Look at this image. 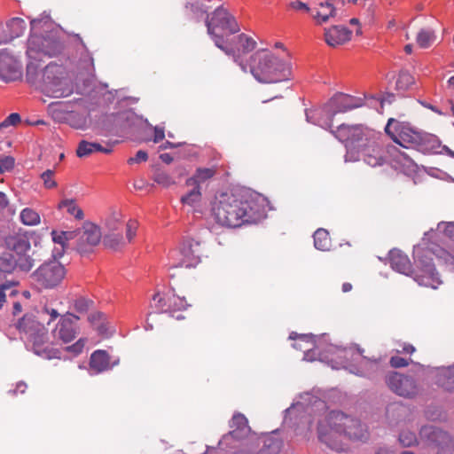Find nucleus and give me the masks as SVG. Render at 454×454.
I'll return each mask as SVG.
<instances>
[{
	"label": "nucleus",
	"instance_id": "obj_1",
	"mask_svg": "<svg viewBox=\"0 0 454 454\" xmlns=\"http://www.w3.org/2000/svg\"><path fill=\"white\" fill-rule=\"evenodd\" d=\"M212 214L219 224L236 228L255 223L260 218V206L248 192H225L215 197Z\"/></svg>",
	"mask_w": 454,
	"mask_h": 454
},
{
	"label": "nucleus",
	"instance_id": "obj_2",
	"mask_svg": "<svg viewBox=\"0 0 454 454\" xmlns=\"http://www.w3.org/2000/svg\"><path fill=\"white\" fill-rule=\"evenodd\" d=\"M415 269L412 270L409 257L400 250L389 253L390 266L395 271L411 275L419 285L436 289L442 281L433 263V257L427 247L418 246L413 251Z\"/></svg>",
	"mask_w": 454,
	"mask_h": 454
},
{
	"label": "nucleus",
	"instance_id": "obj_3",
	"mask_svg": "<svg viewBox=\"0 0 454 454\" xmlns=\"http://www.w3.org/2000/svg\"><path fill=\"white\" fill-rule=\"evenodd\" d=\"M317 432L319 440L336 450L341 449L340 442L344 438H367V429L359 420L336 411H330L319 421Z\"/></svg>",
	"mask_w": 454,
	"mask_h": 454
},
{
	"label": "nucleus",
	"instance_id": "obj_4",
	"mask_svg": "<svg viewBox=\"0 0 454 454\" xmlns=\"http://www.w3.org/2000/svg\"><path fill=\"white\" fill-rule=\"evenodd\" d=\"M247 67L260 82H279L291 78L292 58L288 51L275 53L272 50L262 49L251 56Z\"/></svg>",
	"mask_w": 454,
	"mask_h": 454
},
{
	"label": "nucleus",
	"instance_id": "obj_5",
	"mask_svg": "<svg viewBox=\"0 0 454 454\" xmlns=\"http://www.w3.org/2000/svg\"><path fill=\"white\" fill-rule=\"evenodd\" d=\"M389 154L393 160L400 165L410 168L413 165V160L403 152H401L395 146H390L386 151L380 143V135L379 134L369 141L367 145L359 151L348 150L345 155L346 161H357L362 160L370 167L375 168L384 165Z\"/></svg>",
	"mask_w": 454,
	"mask_h": 454
},
{
	"label": "nucleus",
	"instance_id": "obj_6",
	"mask_svg": "<svg viewBox=\"0 0 454 454\" xmlns=\"http://www.w3.org/2000/svg\"><path fill=\"white\" fill-rule=\"evenodd\" d=\"M423 245L454 271V222H441L424 234Z\"/></svg>",
	"mask_w": 454,
	"mask_h": 454
},
{
	"label": "nucleus",
	"instance_id": "obj_7",
	"mask_svg": "<svg viewBox=\"0 0 454 454\" xmlns=\"http://www.w3.org/2000/svg\"><path fill=\"white\" fill-rule=\"evenodd\" d=\"M360 101L349 95L334 96L324 106L308 110L306 112L307 121L325 129H330L336 114L345 113L361 106Z\"/></svg>",
	"mask_w": 454,
	"mask_h": 454
},
{
	"label": "nucleus",
	"instance_id": "obj_8",
	"mask_svg": "<svg viewBox=\"0 0 454 454\" xmlns=\"http://www.w3.org/2000/svg\"><path fill=\"white\" fill-rule=\"evenodd\" d=\"M399 442L403 447H410L417 442L433 450L437 448V454H446L445 452L453 454L454 452V450L450 447V435L432 426L423 427L419 431V439L414 432L408 428L403 429L399 434Z\"/></svg>",
	"mask_w": 454,
	"mask_h": 454
},
{
	"label": "nucleus",
	"instance_id": "obj_9",
	"mask_svg": "<svg viewBox=\"0 0 454 454\" xmlns=\"http://www.w3.org/2000/svg\"><path fill=\"white\" fill-rule=\"evenodd\" d=\"M333 352L337 358L340 359V362H336V364H332L331 366L334 369L340 367L349 368L350 372L359 376H370L372 372L378 370L380 367L379 363L376 360H371L363 356L361 350L352 348H333Z\"/></svg>",
	"mask_w": 454,
	"mask_h": 454
},
{
	"label": "nucleus",
	"instance_id": "obj_10",
	"mask_svg": "<svg viewBox=\"0 0 454 454\" xmlns=\"http://www.w3.org/2000/svg\"><path fill=\"white\" fill-rule=\"evenodd\" d=\"M207 27L208 34L218 48L223 47L225 37L239 31L235 18L223 6L215 9L211 19L207 21Z\"/></svg>",
	"mask_w": 454,
	"mask_h": 454
},
{
	"label": "nucleus",
	"instance_id": "obj_11",
	"mask_svg": "<svg viewBox=\"0 0 454 454\" xmlns=\"http://www.w3.org/2000/svg\"><path fill=\"white\" fill-rule=\"evenodd\" d=\"M333 136L343 143L348 150L359 151L379 135L375 130L362 124H341L335 130H331Z\"/></svg>",
	"mask_w": 454,
	"mask_h": 454
},
{
	"label": "nucleus",
	"instance_id": "obj_12",
	"mask_svg": "<svg viewBox=\"0 0 454 454\" xmlns=\"http://www.w3.org/2000/svg\"><path fill=\"white\" fill-rule=\"evenodd\" d=\"M47 262L42 264L34 273L30 276L32 281L30 285L34 288L41 291L43 289H51L57 286L63 280L66 275L64 266L56 261Z\"/></svg>",
	"mask_w": 454,
	"mask_h": 454
},
{
	"label": "nucleus",
	"instance_id": "obj_13",
	"mask_svg": "<svg viewBox=\"0 0 454 454\" xmlns=\"http://www.w3.org/2000/svg\"><path fill=\"white\" fill-rule=\"evenodd\" d=\"M386 134L396 144L404 148H415L421 141L420 131L409 122L389 118L385 127Z\"/></svg>",
	"mask_w": 454,
	"mask_h": 454
},
{
	"label": "nucleus",
	"instance_id": "obj_14",
	"mask_svg": "<svg viewBox=\"0 0 454 454\" xmlns=\"http://www.w3.org/2000/svg\"><path fill=\"white\" fill-rule=\"evenodd\" d=\"M48 331L43 324L30 320V341L33 342L34 353L46 359L59 358V350L51 347L46 341Z\"/></svg>",
	"mask_w": 454,
	"mask_h": 454
},
{
	"label": "nucleus",
	"instance_id": "obj_15",
	"mask_svg": "<svg viewBox=\"0 0 454 454\" xmlns=\"http://www.w3.org/2000/svg\"><path fill=\"white\" fill-rule=\"evenodd\" d=\"M256 41L247 34H239L234 36L231 41L226 40L223 47H220L228 55H232L234 61L237 62L244 72H247V65L240 60L242 55H245L256 47Z\"/></svg>",
	"mask_w": 454,
	"mask_h": 454
},
{
	"label": "nucleus",
	"instance_id": "obj_16",
	"mask_svg": "<svg viewBox=\"0 0 454 454\" xmlns=\"http://www.w3.org/2000/svg\"><path fill=\"white\" fill-rule=\"evenodd\" d=\"M200 242L192 238H185L180 244L178 250L172 252V256L180 254L176 266L191 268L200 262Z\"/></svg>",
	"mask_w": 454,
	"mask_h": 454
},
{
	"label": "nucleus",
	"instance_id": "obj_17",
	"mask_svg": "<svg viewBox=\"0 0 454 454\" xmlns=\"http://www.w3.org/2000/svg\"><path fill=\"white\" fill-rule=\"evenodd\" d=\"M122 223V215L119 211H114L109 215L105 220V226L109 233L106 234L103 238L104 245L107 247L117 249L123 244V238L118 231Z\"/></svg>",
	"mask_w": 454,
	"mask_h": 454
},
{
	"label": "nucleus",
	"instance_id": "obj_18",
	"mask_svg": "<svg viewBox=\"0 0 454 454\" xmlns=\"http://www.w3.org/2000/svg\"><path fill=\"white\" fill-rule=\"evenodd\" d=\"M78 320L79 317L74 314L62 316L53 331L54 337L65 343L72 341L79 332Z\"/></svg>",
	"mask_w": 454,
	"mask_h": 454
},
{
	"label": "nucleus",
	"instance_id": "obj_19",
	"mask_svg": "<svg viewBox=\"0 0 454 454\" xmlns=\"http://www.w3.org/2000/svg\"><path fill=\"white\" fill-rule=\"evenodd\" d=\"M21 66L6 50L0 51V80L12 82L21 77Z\"/></svg>",
	"mask_w": 454,
	"mask_h": 454
},
{
	"label": "nucleus",
	"instance_id": "obj_20",
	"mask_svg": "<svg viewBox=\"0 0 454 454\" xmlns=\"http://www.w3.org/2000/svg\"><path fill=\"white\" fill-rule=\"evenodd\" d=\"M386 382L393 392L401 396L411 397L417 393L414 380L398 372L390 373L387 377Z\"/></svg>",
	"mask_w": 454,
	"mask_h": 454
},
{
	"label": "nucleus",
	"instance_id": "obj_21",
	"mask_svg": "<svg viewBox=\"0 0 454 454\" xmlns=\"http://www.w3.org/2000/svg\"><path fill=\"white\" fill-rule=\"evenodd\" d=\"M5 242L8 248L18 255L17 261L27 262L28 237L27 231L9 236Z\"/></svg>",
	"mask_w": 454,
	"mask_h": 454
},
{
	"label": "nucleus",
	"instance_id": "obj_22",
	"mask_svg": "<svg viewBox=\"0 0 454 454\" xmlns=\"http://www.w3.org/2000/svg\"><path fill=\"white\" fill-rule=\"evenodd\" d=\"M119 363L118 359L112 360L106 350L94 351L90 359V368L95 373H100L112 369Z\"/></svg>",
	"mask_w": 454,
	"mask_h": 454
},
{
	"label": "nucleus",
	"instance_id": "obj_23",
	"mask_svg": "<svg viewBox=\"0 0 454 454\" xmlns=\"http://www.w3.org/2000/svg\"><path fill=\"white\" fill-rule=\"evenodd\" d=\"M352 31L342 26H333L325 31V41L331 47H338L351 39Z\"/></svg>",
	"mask_w": 454,
	"mask_h": 454
},
{
	"label": "nucleus",
	"instance_id": "obj_24",
	"mask_svg": "<svg viewBox=\"0 0 454 454\" xmlns=\"http://www.w3.org/2000/svg\"><path fill=\"white\" fill-rule=\"evenodd\" d=\"M51 235L54 243V248L52 250L54 259L60 258L64 254L68 247V242L76 236L75 231L55 230L51 231Z\"/></svg>",
	"mask_w": 454,
	"mask_h": 454
},
{
	"label": "nucleus",
	"instance_id": "obj_25",
	"mask_svg": "<svg viewBox=\"0 0 454 454\" xmlns=\"http://www.w3.org/2000/svg\"><path fill=\"white\" fill-rule=\"evenodd\" d=\"M102 238L100 228L95 223L87 222L82 225V233L80 240V249L85 251L86 248L82 247L83 245L95 247L99 244Z\"/></svg>",
	"mask_w": 454,
	"mask_h": 454
},
{
	"label": "nucleus",
	"instance_id": "obj_26",
	"mask_svg": "<svg viewBox=\"0 0 454 454\" xmlns=\"http://www.w3.org/2000/svg\"><path fill=\"white\" fill-rule=\"evenodd\" d=\"M291 340H295L294 348L296 349L304 350V360L313 361L314 357V340L312 335L301 334L298 335L295 333H292L289 336Z\"/></svg>",
	"mask_w": 454,
	"mask_h": 454
},
{
	"label": "nucleus",
	"instance_id": "obj_27",
	"mask_svg": "<svg viewBox=\"0 0 454 454\" xmlns=\"http://www.w3.org/2000/svg\"><path fill=\"white\" fill-rule=\"evenodd\" d=\"M216 173L217 169L215 167L199 168L196 169L194 175L186 180L185 184L186 186L201 188V185L210 180Z\"/></svg>",
	"mask_w": 454,
	"mask_h": 454
},
{
	"label": "nucleus",
	"instance_id": "obj_28",
	"mask_svg": "<svg viewBox=\"0 0 454 454\" xmlns=\"http://www.w3.org/2000/svg\"><path fill=\"white\" fill-rule=\"evenodd\" d=\"M421 141L416 145V149L427 153H437L442 147L439 139L433 135L423 133L420 131Z\"/></svg>",
	"mask_w": 454,
	"mask_h": 454
},
{
	"label": "nucleus",
	"instance_id": "obj_29",
	"mask_svg": "<svg viewBox=\"0 0 454 454\" xmlns=\"http://www.w3.org/2000/svg\"><path fill=\"white\" fill-rule=\"evenodd\" d=\"M26 29L25 20L21 18H12L6 24V33L8 37L3 40V43H8L9 41L21 35Z\"/></svg>",
	"mask_w": 454,
	"mask_h": 454
},
{
	"label": "nucleus",
	"instance_id": "obj_30",
	"mask_svg": "<svg viewBox=\"0 0 454 454\" xmlns=\"http://www.w3.org/2000/svg\"><path fill=\"white\" fill-rule=\"evenodd\" d=\"M94 152H102L104 153H110L112 152V148L103 147L98 143H90L85 140H82L79 143L78 147L76 149V154L78 157L82 158L90 155Z\"/></svg>",
	"mask_w": 454,
	"mask_h": 454
},
{
	"label": "nucleus",
	"instance_id": "obj_31",
	"mask_svg": "<svg viewBox=\"0 0 454 454\" xmlns=\"http://www.w3.org/2000/svg\"><path fill=\"white\" fill-rule=\"evenodd\" d=\"M435 41V31L430 27L420 28L416 35L417 44L423 49L429 48L434 43Z\"/></svg>",
	"mask_w": 454,
	"mask_h": 454
},
{
	"label": "nucleus",
	"instance_id": "obj_32",
	"mask_svg": "<svg viewBox=\"0 0 454 454\" xmlns=\"http://www.w3.org/2000/svg\"><path fill=\"white\" fill-rule=\"evenodd\" d=\"M58 208L60 210H65L69 215L74 217L77 220H82L84 217L82 209L73 199L62 200L59 203Z\"/></svg>",
	"mask_w": 454,
	"mask_h": 454
},
{
	"label": "nucleus",
	"instance_id": "obj_33",
	"mask_svg": "<svg viewBox=\"0 0 454 454\" xmlns=\"http://www.w3.org/2000/svg\"><path fill=\"white\" fill-rule=\"evenodd\" d=\"M336 9L333 7L331 1L326 0L319 4V10L316 14H313V18L317 23L326 22L329 18L335 16Z\"/></svg>",
	"mask_w": 454,
	"mask_h": 454
},
{
	"label": "nucleus",
	"instance_id": "obj_34",
	"mask_svg": "<svg viewBox=\"0 0 454 454\" xmlns=\"http://www.w3.org/2000/svg\"><path fill=\"white\" fill-rule=\"evenodd\" d=\"M89 321L91 325L100 333L106 334L108 332V320L106 314L102 312H93L89 316Z\"/></svg>",
	"mask_w": 454,
	"mask_h": 454
},
{
	"label": "nucleus",
	"instance_id": "obj_35",
	"mask_svg": "<svg viewBox=\"0 0 454 454\" xmlns=\"http://www.w3.org/2000/svg\"><path fill=\"white\" fill-rule=\"evenodd\" d=\"M437 383L448 391H454V366L442 370L437 375Z\"/></svg>",
	"mask_w": 454,
	"mask_h": 454
},
{
	"label": "nucleus",
	"instance_id": "obj_36",
	"mask_svg": "<svg viewBox=\"0 0 454 454\" xmlns=\"http://www.w3.org/2000/svg\"><path fill=\"white\" fill-rule=\"evenodd\" d=\"M169 294H162V293H156L153 299L151 306L156 309L157 312L160 313H167L170 310V305L168 303L169 301Z\"/></svg>",
	"mask_w": 454,
	"mask_h": 454
},
{
	"label": "nucleus",
	"instance_id": "obj_37",
	"mask_svg": "<svg viewBox=\"0 0 454 454\" xmlns=\"http://www.w3.org/2000/svg\"><path fill=\"white\" fill-rule=\"evenodd\" d=\"M415 85V78L408 72L402 71L399 73L395 82V89L403 93L413 88Z\"/></svg>",
	"mask_w": 454,
	"mask_h": 454
},
{
	"label": "nucleus",
	"instance_id": "obj_38",
	"mask_svg": "<svg viewBox=\"0 0 454 454\" xmlns=\"http://www.w3.org/2000/svg\"><path fill=\"white\" fill-rule=\"evenodd\" d=\"M314 246L317 249L321 251L329 250L331 247V238L329 233L325 229H318L315 231L314 235Z\"/></svg>",
	"mask_w": 454,
	"mask_h": 454
},
{
	"label": "nucleus",
	"instance_id": "obj_39",
	"mask_svg": "<svg viewBox=\"0 0 454 454\" xmlns=\"http://www.w3.org/2000/svg\"><path fill=\"white\" fill-rule=\"evenodd\" d=\"M192 189L181 198V202L191 207H196L200 205L201 200V188L196 186H190Z\"/></svg>",
	"mask_w": 454,
	"mask_h": 454
},
{
	"label": "nucleus",
	"instance_id": "obj_40",
	"mask_svg": "<svg viewBox=\"0 0 454 454\" xmlns=\"http://www.w3.org/2000/svg\"><path fill=\"white\" fill-rule=\"evenodd\" d=\"M169 307L170 310L168 313H173L176 311L183 310L188 306L184 298L175 295L174 294H169Z\"/></svg>",
	"mask_w": 454,
	"mask_h": 454
},
{
	"label": "nucleus",
	"instance_id": "obj_41",
	"mask_svg": "<svg viewBox=\"0 0 454 454\" xmlns=\"http://www.w3.org/2000/svg\"><path fill=\"white\" fill-rule=\"evenodd\" d=\"M20 123H21L20 115L18 113H12L0 123V131L9 127H16Z\"/></svg>",
	"mask_w": 454,
	"mask_h": 454
},
{
	"label": "nucleus",
	"instance_id": "obj_42",
	"mask_svg": "<svg viewBox=\"0 0 454 454\" xmlns=\"http://www.w3.org/2000/svg\"><path fill=\"white\" fill-rule=\"evenodd\" d=\"M20 123H21L20 115L18 113H12L0 123V131L9 127H16Z\"/></svg>",
	"mask_w": 454,
	"mask_h": 454
},
{
	"label": "nucleus",
	"instance_id": "obj_43",
	"mask_svg": "<svg viewBox=\"0 0 454 454\" xmlns=\"http://www.w3.org/2000/svg\"><path fill=\"white\" fill-rule=\"evenodd\" d=\"M41 179L43 183V186L46 189H53L57 186V182L54 179V171L47 169L41 174Z\"/></svg>",
	"mask_w": 454,
	"mask_h": 454
},
{
	"label": "nucleus",
	"instance_id": "obj_44",
	"mask_svg": "<svg viewBox=\"0 0 454 454\" xmlns=\"http://www.w3.org/2000/svg\"><path fill=\"white\" fill-rule=\"evenodd\" d=\"M230 427L231 428H237V429H244L245 427H247V418L241 414V413H235L233 416H232V419L230 422Z\"/></svg>",
	"mask_w": 454,
	"mask_h": 454
},
{
	"label": "nucleus",
	"instance_id": "obj_45",
	"mask_svg": "<svg viewBox=\"0 0 454 454\" xmlns=\"http://www.w3.org/2000/svg\"><path fill=\"white\" fill-rule=\"evenodd\" d=\"M153 180L154 182L164 187H168L174 184V181L172 180L171 176L164 171L155 172L153 176Z\"/></svg>",
	"mask_w": 454,
	"mask_h": 454
},
{
	"label": "nucleus",
	"instance_id": "obj_46",
	"mask_svg": "<svg viewBox=\"0 0 454 454\" xmlns=\"http://www.w3.org/2000/svg\"><path fill=\"white\" fill-rule=\"evenodd\" d=\"M16 262L17 260L12 256L0 257V271L11 272L14 269Z\"/></svg>",
	"mask_w": 454,
	"mask_h": 454
},
{
	"label": "nucleus",
	"instance_id": "obj_47",
	"mask_svg": "<svg viewBox=\"0 0 454 454\" xmlns=\"http://www.w3.org/2000/svg\"><path fill=\"white\" fill-rule=\"evenodd\" d=\"M138 223L136 220L130 219L126 224V239L131 242L137 234Z\"/></svg>",
	"mask_w": 454,
	"mask_h": 454
},
{
	"label": "nucleus",
	"instance_id": "obj_48",
	"mask_svg": "<svg viewBox=\"0 0 454 454\" xmlns=\"http://www.w3.org/2000/svg\"><path fill=\"white\" fill-rule=\"evenodd\" d=\"M14 167V159L11 156L0 157V174L11 170Z\"/></svg>",
	"mask_w": 454,
	"mask_h": 454
},
{
	"label": "nucleus",
	"instance_id": "obj_49",
	"mask_svg": "<svg viewBox=\"0 0 454 454\" xmlns=\"http://www.w3.org/2000/svg\"><path fill=\"white\" fill-rule=\"evenodd\" d=\"M86 343L85 339H79L75 343L67 348V350L72 352L74 355L77 356L81 354L84 348Z\"/></svg>",
	"mask_w": 454,
	"mask_h": 454
},
{
	"label": "nucleus",
	"instance_id": "obj_50",
	"mask_svg": "<svg viewBox=\"0 0 454 454\" xmlns=\"http://www.w3.org/2000/svg\"><path fill=\"white\" fill-rule=\"evenodd\" d=\"M148 159L147 153L142 150H139L134 157H130L128 160V163L132 165L135 163H141L146 161Z\"/></svg>",
	"mask_w": 454,
	"mask_h": 454
},
{
	"label": "nucleus",
	"instance_id": "obj_51",
	"mask_svg": "<svg viewBox=\"0 0 454 454\" xmlns=\"http://www.w3.org/2000/svg\"><path fill=\"white\" fill-rule=\"evenodd\" d=\"M288 9L296 12H308L309 11V6L301 1H293L288 4Z\"/></svg>",
	"mask_w": 454,
	"mask_h": 454
},
{
	"label": "nucleus",
	"instance_id": "obj_52",
	"mask_svg": "<svg viewBox=\"0 0 454 454\" xmlns=\"http://www.w3.org/2000/svg\"><path fill=\"white\" fill-rule=\"evenodd\" d=\"M390 364L395 368H401L409 365V360L401 356H392L390 359Z\"/></svg>",
	"mask_w": 454,
	"mask_h": 454
},
{
	"label": "nucleus",
	"instance_id": "obj_53",
	"mask_svg": "<svg viewBox=\"0 0 454 454\" xmlns=\"http://www.w3.org/2000/svg\"><path fill=\"white\" fill-rule=\"evenodd\" d=\"M397 353L412 354L415 352V348L409 343H400L399 348H396Z\"/></svg>",
	"mask_w": 454,
	"mask_h": 454
},
{
	"label": "nucleus",
	"instance_id": "obj_54",
	"mask_svg": "<svg viewBox=\"0 0 454 454\" xmlns=\"http://www.w3.org/2000/svg\"><path fill=\"white\" fill-rule=\"evenodd\" d=\"M89 307V301L84 298L76 299L74 301V308L79 311L86 310Z\"/></svg>",
	"mask_w": 454,
	"mask_h": 454
},
{
	"label": "nucleus",
	"instance_id": "obj_55",
	"mask_svg": "<svg viewBox=\"0 0 454 454\" xmlns=\"http://www.w3.org/2000/svg\"><path fill=\"white\" fill-rule=\"evenodd\" d=\"M165 137L164 129L160 127L154 128V137H153V142L159 143L160 141L163 140Z\"/></svg>",
	"mask_w": 454,
	"mask_h": 454
},
{
	"label": "nucleus",
	"instance_id": "obj_56",
	"mask_svg": "<svg viewBox=\"0 0 454 454\" xmlns=\"http://www.w3.org/2000/svg\"><path fill=\"white\" fill-rule=\"evenodd\" d=\"M27 386L25 382L20 381L17 383L15 389L13 390V394L16 395L18 393L24 394L26 393Z\"/></svg>",
	"mask_w": 454,
	"mask_h": 454
},
{
	"label": "nucleus",
	"instance_id": "obj_57",
	"mask_svg": "<svg viewBox=\"0 0 454 454\" xmlns=\"http://www.w3.org/2000/svg\"><path fill=\"white\" fill-rule=\"evenodd\" d=\"M40 223V215L30 210V225H36Z\"/></svg>",
	"mask_w": 454,
	"mask_h": 454
},
{
	"label": "nucleus",
	"instance_id": "obj_58",
	"mask_svg": "<svg viewBox=\"0 0 454 454\" xmlns=\"http://www.w3.org/2000/svg\"><path fill=\"white\" fill-rule=\"evenodd\" d=\"M343 3H352V4H357L359 6H365L367 2H369L370 4L372 3V0H343L342 1Z\"/></svg>",
	"mask_w": 454,
	"mask_h": 454
},
{
	"label": "nucleus",
	"instance_id": "obj_59",
	"mask_svg": "<svg viewBox=\"0 0 454 454\" xmlns=\"http://www.w3.org/2000/svg\"><path fill=\"white\" fill-rule=\"evenodd\" d=\"M17 328L20 331V332H27V324H26V316L22 317L18 324H17Z\"/></svg>",
	"mask_w": 454,
	"mask_h": 454
},
{
	"label": "nucleus",
	"instance_id": "obj_60",
	"mask_svg": "<svg viewBox=\"0 0 454 454\" xmlns=\"http://www.w3.org/2000/svg\"><path fill=\"white\" fill-rule=\"evenodd\" d=\"M8 206V200L6 195L0 192V211L4 209Z\"/></svg>",
	"mask_w": 454,
	"mask_h": 454
},
{
	"label": "nucleus",
	"instance_id": "obj_61",
	"mask_svg": "<svg viewBox=\"0 0 454 454\" xmlns=\"http://www.w3.org/2000/svg\"><path fill=\"white\" fill-rule=\"evenodd\" d=\"M20 219L25 225H28V208H24L21 211Z\"/></svg>",
	"mask_w": 454,
	"mask_h": 454
},
{
	"label": "nucleus",
	"instance_id": "obj_62",
	"mask_svg": "<svg viewBox=\"0 0 454 454\" xmlns=\"http://www.w3.org/2000/svg\"><path fill=\"white\" fill-rule=\"evenodd\" d=\"M30 239H33L35 247H37L41 244L42 237L40 235H36L35 233H30Z\"/></svg>",
	"mask_w": 454,
	"mask_h": 454
},
{
	"label": "nucleus",
	"instance_id": "obj_63",
	"mask_svg": "<svg viewBox=\"0 0 454 454\" xmlns=\"http://www.w3.org/2000/svg\"><path fill=\"white\" fill-rule=\"evenodd\" d=\"M160 160L165 163H170L173 160V158L168 153H162L160 155Z\"/></svg>",
	"mask_w": 454,
	"mask_h": 454
},
{
	"label": "nucleus",
	"instance_id": "obj_64",
	"mask_svg": "<svg viewBox=\"0 0 454 454\" xmlns=\"http://www.w3.org/2000/svg\"><path fill=\"white\" fill-rule=\"evenodd\" d=\"M22 310V306L20 302H15L13 304V314L14 315H17L19 313H20Z\"/></svg>",
	"mask_w": 454,
	"mask_h": 454
}]
</instances>
